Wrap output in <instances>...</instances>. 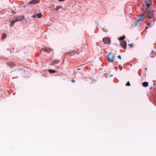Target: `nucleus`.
Wrapping results in <instances>:
<instances>
[{
	"label": "nucleus",
	"mask_w": 156,
	"mask_h": 156,
	"mask_svg": "<svg viewBox=\"0 0 156 156\" xmlns=\"http://www.w3.org/2000/svg\"><path fill=\"white\" fill-rule=\"evenodd\" d=\"M151 89H152V87H151V88H150V89L151 90Z\"/></svg>",
	"instance_id": "nucleus-38"
},
{
	"label": "nucleus",
	"mask_w": 156,
	"mask_h": 156,
	"mask_svg": "<svg viewBox=\"0 0 156 156\" xmlns=\"http://www.w3.org/2000/svg\"><path fill=\"white\" fill-rule=\"evenodd\" d=\"M37 16L39 18H40L42 17V15L41 13H39L37 14Z\"/></svg>",
	"instance_id": "nucleus-19"
},
{
	"label": "nucleus",
	"mask_w": 156,
	"mask_h": 156,
	"mask_svg": "<svg viewBox=\"0 0 156 156\" xmlns=\"http://www.w3.org/2000/svg\"><path fill=\"white\" fill-rule=\"evenodd\" d=\"M147 9H148L147 8V9H144L143 11L144 12H146Z\"/></svg>",
	"instance_id": "nucleus-23"
},
{
	"label": "nucleus",
	"mask_w": 156,
	"mask_h": 156,
	"mask_svg": "<svg viewBox=\"0 0 156 156\" xmlns=\"http://www.w3.org/2000/svg\"><path fill=\"white\" fill-rule=\"evenodd\" d=\"M13 71H12L11 72V73H12V72H13Z\"/></svg>",
	"instance_id": "nucleus-37"
},
{
	"label": "nucleus",
	"mask_w": 156,
	"mask_h": 156,
	"mask_svg": "<svg viewBox=\"0 0 156 156\" xmlns=\"http://www.w3.org/2000/svg\"><path fill=\"white\" fill-rule=\"evenodd\" d=\"M144 69L146 71H147V68H145Z\"/></svg>",
	"instance_id": "nucleus-28"
},
{
	"label": "nucleus",
	"mask_w": 156,
	"mask_h": 156,
	"mask_svg": "<svg viewBox=\"0 0 156 156\" xmlns=\"http://www.w3.org/2000/svg\"><path fill=\"white\" fill-rule=\"evenodd\" d=\"M153 85H156V84H155V83H153Z\"/></svg>",
	"instance_id": "nucleus-34"
},
{
	"label": "nucleus",
	"mask_w": 156,
	"mask_h": 156,
	"mask_svg": "<svg viewBox=\"0 0 156 156\" xmlns=\"http://www.w3.org/2000/svg\"><path fill=\"white\" fill-rule=\"evenodd\" d=\"M76 54H78V53L76 51H72L70 52H68L66 53V54H69L70 56H73Z\"/></svg>",
	"instance_id": "nucleus-8"
},
{
	"label": "nucleus",
	"mask_w": 156,
	"mask_h": 156,
	"mask_svg": "<svg viewBox=\"0 0 156 156\" xmlns=\"http://www.w3.org/2000/svg\"><path fill=\"white\" fill-rule=\"evenodd\" d=\"M118 58H119V59H121V56L120 55H119L118 56Z\"/></svg>",
	"instance_id": "nucleus-22"
},
{
	"label": "nucleus",
	"mask_w": 156,
	"mask_h": 156,
	"mask_svg": "<svg viewBox=\"0 0 156 156\" xmlns=\"http://www.w3.org/2000/svg\"><path fill=\"white\" fill-rule=\"evenodd\" d=\"M57 68H59V66H58V67H57Z\"/></svg>",
	"instance_id": "nucleus-35"
},
{
	"label": "nucleus",
	"mask_w": 156,
	"mask_h": 156,
	"mask_svg": "<svg viewBox=\"0 0 156 156\" xmlns=\"http://www.w3.org/2000/svg\"><path fill=\"white\" fill-rule=\"evenodd\" d=\"M40 2L39 0H32L31 1L29 2L28 4H34L36 3H39Z\"/></svg>",
	"instance_id": "nucleus-10"
},
{
	"label": "nucleus",
	"mask_w": 156,
	"mask_h": 156,
	"mask_svg": "<svg viewBox=\"0 0 156 156\" xmlns=\"http://www.w3.org/2000/svg\"><path fill=\"white\" fill-rule=\"evenodd\" d=\"M145 29H148V27H146L145 28Z\"/></svg>",
	"instance_id": "nucleus-32"
},
{
	"label": "nucleus",
	"mask_w": 156,
	"mask_h": 156,
	"mask_svg": "<svg viewBox=\"0 0 156 156\" xmlns=\"http://www.w3.org/2000/svg\"><path fill=\"white\" fill-rule=\"evenodd\" d=\"M71 81L73 83L75 82V80L73 79H72Z\"/></svg>",
	"instance_id": "nucleus-25"
},
{
	"label": "nucleus",
	"mask_w": 156,
	"mask_h": 156,
	"mask_svg": "<svg viewBox=\"0 0 156 156\" xmlns=\"http://www.w3.org/2000/svg\"><path fill=\"white\" fill-rule=\"evenodd\" d=\"M147 16L149 18H153L154 16V11L152 10L149 11L147 14Z\"/></svg>",
	"instance_id": "nucleus-3"
},
{
	"label": "nucleus",
	"mask_w": 156,
	"mask_h": 156,
	"mask_svg": "<svg viewBox=\"0 0 156 156\" xmlns=\"http://www.w3.org/2000/svg\"><path fill=\"white\" fill-rule=\"evenodd\" d=\"M16 21L15 20L14 21H12L11 22L10 26L11 27H12L13 25H14L15 23L16 22Z\"/></svg>",
	"instance_id": "nucleus-16"
},
{
	"label": "nucleus",
	"mask_w": 156,
	"mask_h": 156,
	"mask_svg": "<svg viewBox=\"0 0 156 156\" xmlns=\"http://www.w3.org/2000/svg\"><path fill=\"white\" fill-rule=\"evenodd\" d=\"M92 81L94 80V81H95V82L96 81V80H94V79H92Z\"/></svg>",
	"instance_id": "nucleus-31"
},
{
	"label": "nucleus",
	"mask_w": 156,
	"mask_h": 156,
	"mask_svg": "<svg viewBox=\"0 0 156 156\" xmlns=\"http://www.w3.org/2000/svg\"><path fill=\"white\" fill-rule=\"evenodd\" d=\"M108 61L110 62H113L115 59V56L112 52H109L107 57Z\"/></svg>",
	"instance_id": "nucleus-2"
},
{
	"label": "nucleus",
	"mask_w": 156,
	"mask_h": 156,
	"mask_svg": "<svg viewBox=\"0 0 156 156\" xmlns=\"http://www.w3.org/2000/svg\"><path fill=\"white\" fill-rule=\"evenodd\" d=\"M59 1L62 2V1H64L65 0H58Z\"/></svg>",
	"instance_id": "nucleus-27"
},
{
	"label": "nucleus",
	"mask_w": 156,
	"mask_h": 156,
	"mask_svg": "<svg viewBox=\"0 0 156 156\" xmlns=\"http://www.w3.org/2000/svg\"><path fill=\"white\" fill-rule=\"evenodd\" d=\"M60 62V61L58 59H56L52 61L50 63L51 65H54Z\"/></svg>",
	"instance_id": "nucleus-11"
},
{
	"label": "nucleus",
	"mask_w": 156,
	"mask_h": 156,
	"mask_svg": "<svg viewBox=\"0 0 156 156\" xmlns=\"http://www.w3.org/2000/svg\"><path fill=\"white\" fill-rule=\"evenodd\" d=\"M112 76V75H110V77H111V76Z\"/></svg>",
	"instance_id": "nucleus-33"
},
{
	"label": "nucleus",
	"mask_w": 156,
	"mask_h": 156,
	"mask_svg": "<svg viewBox=\"0 0 156 156\" xmlns=\"http://www.w3.org/2000/svg\"><path fill=\"white\" fill-rule=\"evenodd\" d=\"M24 17V16H19L16 18V19L15 20L16 22L19 21L23 19Z\"/></svg>",
	"instance_id": "nucleus-9"
},
{
	"label": "nucleus",
	"mask_w": 156,
	"mask_h": 156,
	"mask_svg": "<svg viewBox=\"0 0 156 156\" xmlns=\"http://www.w3.org/2000/svg\"><path fill=\"white\" fill-rule=\"evenodd\" d=\"M144 13H143L141 15L139 16L137 20L135 22V25L136 26L140 25L145 19Z\"/></svg>",
	"instance_id": "nucleus-1"
},
{
	"label": "nucleus",
	"mask_w": 156,
	"mask_h": 156,
	"mask_svg": "<svg viewBox=\"0 0 156 156\" xmlns=\"http://www.w3.org/2000/svg\"><path fill=\"white\" fill-rule=\"evenodd\" d=\"M126 86H130V83H129V81H128V82L127 83H126Z\"/></svg>",
	"instance_id": "nucleus-21"
},
{
	"label": "nucleus",
	"mask_w": 156,
	"mask_h": 156,
	"mask_svg": "<svg viewBox=\"0 0 156 156\" xmlns=\"http://www.w3.org/2000/svg\"><path fill=\"white\" fill-rule=\"evenodd\" d=\"M125 36H121L119 37L118 39L119 40H122L125 38Z\"/></svg>",
	"instance_id": "nucleus-17"
},
{
	"label": "nucleus",
	"mask_w": 156,
	"mask_h": 156,
	"mask_svg": "<svg viewBox=\"0 0 156 156\" xmlns=\"http://www.w3.org/2000/svg\"><path fill=\"white\" fill-rule=\"evenodd\" d=\"M17 70V69H15V70H14V71H15L16 70Z\"/></svg>",
	"instance_id": "nucleus-36"
},
{
	"label": "nucleus",
	"mask_w": 156,
	"mask_h": 156,
	"mask_svg": "<svg viewBox=\"0 0 156 156\" xmlns=\"http://www.w3.org/2000/svg\"><path fill=\"white\" fill-rule=\"evenodd\" d=\"M37 15H34L33 16V17L34 18L36 17H37Z\"/></svg>",
	"instance_id": "nucleus-24"
},
{
	"label": "nucleus",
	"mask_w": 156,
	"mask_h": 156,
	"mask_svg": "<svg viewBox=\"0 0 156 156\" xmlns=\"http://www.w3.org/2000/svg\"><path fill=\"white\" fill-rule=\"evenodd\" d=\"M142 85L143 87H146L148 86V83L147 82H144L142 83Z\"/></svg>",
	"instance_id": "nucleus-14"
},
{
	"label": "nucleus",
	"mask_w": 156,
	"mask_h": 156,
	"mask_svg": "<svg viewBox=\"0 0 156 156\" xmlns=\"http://www.w3.org/2000/svg\"><path fill=\"white\" fill-rule=\"evenodd\" d=\"M103 42L105 44H110V39L108 37H104L103 39Z\"/></svg>",
	"instance_id": "nucleus-5"
},
{
	"label": "nucleus",
	"mask_w": 156,
	"mask_h": 156,
	"mask_svg": "<svg viewBox=\"0 0 156 156\" xmlns=\"http://www.w3.org/2000/svg\"><path fill=\"white\" fill-rule=\"evenodd\" d=\"M20 70H23V69H21V68H19L18 69V71H19Z\"/></svg>",
	"instance_id": "nucleus-26"
},
{
	"label": "nucleus",
	"mask_w": 156,
	"mask_h": 156,
	"mask_svg": "<svg viewBox=\"0 0 156 156\" xmlns=\"http://www.w3.org/2000/svg\"><path fill=\"white\" fill-rule=\"evenodd\" d=\"M7 65L10 67H12L15 66V64L12 62H9L7 63Z\"/></svg>",
	"instance_id": "nucleus-12"
},
{
	"label": "nucleus",
	"mask_w": 156,
	"mask_h": 156,
	"mask_svg": "<svg viewBox=\"0 0 156 156\" xmlns=\"http://www.w3.org/2000/svg\"><path fill=\"white\" fill-rule=\"evenodd\" d=\"M120 45L123 48L126 49V48L127 43L125 41H122Z\"/></svg>",
	"instance_id": "nucleus-7"
},
{
	"label": "nucleus",
	"mask_w": 156,
	"mask_h": 156,
	"mask_svg": "<svg viewBox=\"0 0 156 156\" xmlns=\"http://www.w3.org/2000/svg\"><path fill=\"white\" fill-rule=\"evenodd\" d=\"M61 6H58L56 7V8H55V10H58V9L60 8H61Z\"/></svg>",
	"instance_id": "nucleus-18"
},
{
	"label": "nucleus",
	"mask_w": 156,
	"mask_h": 156,
	"mask_svg": "<svg viewBox=\"0 0 156 156\" xmlns=\"http://www.w3.org/2000/svg\"><path fill=\"white\" fill-rule=\"evenodd\" d=\"M128 45L131 48H132L133 47V44H128Z\"/></svg>",
	"instance_id": "nucleus-20"
},
{
	"label": "nucleus",
	"mask_w": 156,
	"mask_h": 156,
	"mask_svg": "<svg viewBox=\"0 0 156 156\" xmlns=\"http://www.w3.org/2000/svg\"><path fill=\"white\" fill-rule=\"evenodd\" d=\"M121 69H122V68H120V70H121Z\"/></svg>",
	"instance_id": "nucleus-39"
},
{
	"label": "nucleus",
	"mask_w": 156,
	"mask_h": 156,
	"mask_svg": "<svg viewBox=\"0 0 156 156\" xmlns=\"http://www.w3.org/2000/svg\"><path fill=\"white\" fill-rule=\"evenodd\" d=\"M80 70V69L78 68V69H77V70Z\"/></svg>",
	"instance_id": "nucleus-30"
},
{
	"label": "nucleus",
	"mask_w": 156,
	"mask_h": 156,
	"mask_svg": "<svg viewBox=\"0 0 156 156\" xmlns=\"http://www.w3.org/2000/svg\"><path fill=\"white\" fill-rule=\"evenodd\" d=\"M49 72L51 73H54L55 72H56V71L54 70L51 69H49L48 70Z\"/></svg>",
	"instance_id": "nucleus-15"
},
{
	"label": "nucleus",
	"mask_w": 156,
	"mask_h": 156,
	"mask_svg": "<svg viewBox=\"0 0 156 156\" xmlns=\"http://www.w3.org/2000/svg\"><path fill=\"white\" fill-rule=\"evenodd\" d=\"M6 37V34L5 33H3L2 37V40L3 41Z\"/></svg>",
	"instance_id": "nucleus-13"
},
{
	"label": "nucleus",
	"mask_w": 156,
	"mask_h": 156,
	"mask_svg": "<svg viewBox=\"0 0 156 156\" xmlns=\"http://www.w3.org/2000/svg\"><path fill=\"white\" fill-rule=\"evenodd\" d=\"M144 2L146 3L147 8L149 9L150 6L152 4V0H144Z\"/></svg>",
	"instance_id": "nucleus-4"
},
{
	"label": "nucleus",
	"mask_w": 156,
	"mask_h": 156,
	"mask_svg": "<svg viewBox=\"0 0 156 156\" xmlns=\"http://www.w3.org/2000/svg\"><path fill=\"white\" fill-rule=\"evenodd\" d=\"M41 50L44 52H50L51 50L52 49L50 48L44 47L41 48Z\"/></svg>",
	"instance_id": "nucleus-6"
},
{
	"label": "nucleus",
	"mask_w": 156,
	"mask_h": 156,
	"mask_svg": "<svg viewBox=\"0 0 156 156\" xmlns=\"http://www.w3.org/2000/svg\"><path fill=\"white\" fill-rule=\"evenodd\" d=\"M90 79H91V77L90 78Z\"/></svg>",
	"instance_id": "nucleus-40"
},
{
	"label": "nucleus",
	"mask_w": 156,
	"mask_h": 156,
	"mask_svg": "<svg viewBox=\"0 0 156 156\" xmlns=\"http://www.w3.org/2000/svg\"><path fill=\"white\" fill-rule=\"evenodd\" d=\"M150 25H151V23H149L148 24V26H150Z\"/></svg>",
	"instance_id": "nucleus-29"
}]
</instances>
